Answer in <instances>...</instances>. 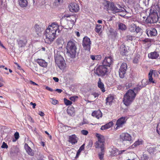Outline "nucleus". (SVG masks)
I'll return each mask as SVG.
<instances>
[{"label": "nucleus", "instance_id": "obj_31", "mask_svg": "<svg viewBox=\"0 0 160 160\" xmlns=\"http://www.w3.org/2000/svg\"><path fill=\"white\" fill-rule=\"evenodd\" d=\"M35 31L36 33L38 35L39 34L41 33V28L37 24H36L34 26Z\"/></svg>", "mask_w": 160, "mask_h": 160}, {"label": "nucleus", "instance_id": "obj_20", "mask_svg": "<svg viewBox=\"0 0 160 160\" xmlns=\"http://www.w3.org/2000/svg\"><path fill=\"white\" fill-rule=\"evenodd\" d=\"M92 116L98 119L102 117V113L100 110H98L93 112L92 113Z\"/></svg>", "mask_w": 160, "mask_h": 160}, {"label": "nucleus", "instance_id": "obj_49", "mask_svg": "<svg viewBox=\"0 0 160 160\" xmlns=\"http://www.w3.org/2000/svg\"><path fill=\"white\" fill-rule=\"evenodd\" d=\"M81 133L84 135H87L88 132V131L86 130H82L81 131Z\"/></svg>", "mask_w": 160, "mask_h": 160}, {"label": "nucleus", "instance_id": "obj_57", "mask_svg": "<svg viewBox=\"0 0 160 160\" xmlns=\"http://www.w3.org/2000/svg\"><path fill=\"white\" fill-rule=\"evenodd\" d=\"M38 114L41 116H43L45 115L44 113L42 111H39V112Z\"/></svg>", "mask_w": 160, "mask_h": 160}, {"label": "nucleus", "instance_id": "obj_42", "mask_svg": "<svg viewBox=\"0 0 160 160\" xmlns=\"http://www.w3.org/2000/svg\"><path fill=\"white\" fill-rule=\"evenodd\" d=\"M142 42H144V43H146L148 42H151V40L150 38H147L142 40Z\"/></svg>", "mask_w": 160, "mask_h": 160}, {"label": "nucleus", "instance_id": "obj_48", "mask_svg": "<svg viewBox=\"0 0 160 160\" xmlns=\"http://www.w3.org/2000/svg\"><path fill=\"white\" fill-rule=\"evenodd\" d=\"M52 100V103L54 105H56L58 103V102L57 100L55 99H53L52 98L51 99Z\"/></svg>", "mask_w": 160, "mask_h": 160}, {"label": "nucleus", "instance_id": "obj_33", "mask_svg": "<svg viewBox=\"0 0 160 160\" xmlns=\"http://www.w3.org/2000/svg\"><path fill=\"white\" fill-rule=\"evenodd\" d=\"M142 144V141H136L134 143L132 144V148H133L135 147H136L137 146H138L140 144Z\"/></svg>", "mask_w": 160, "mask_h": 160}, {"label": "nucleus", "instance_id": "obj_28", "mask_svg": "<svg viewBox=\"0 0 160 160\" xmlns=\"http://www.w3.org/2000/svg\"><path fill=\"white\" fill-rule=\"evenodd\" d=\"M19 4L20 7H26L28 5L27 0H18Z\"/></svg>", "mask_w": 160, "mask_h": 160}, {"label": "nucleus", "instance_id": "obj_13", "mask_svg": "<svg viewBox=\"0 0 160 160\" xmlns=\"http://www.w3.org/2000/svg\"><path fill=\"white\" fill-rule=\"evenodd\" d=\"M113 62V59L111 56L106 57L103 60L102 64L105 66L110 67Z\"/></svg>", "mask_w": 160, "mask_h": 160}, {"label": "nucleus", "instance_id": "obj_1", "mask_svg": "<svg viewBox=\"0 0 160 160\" xmlns=\"http://www.w3.org/2000/svg\"><path fill=\"white\" fill-rule=\"evenodd\" d=\"M58 31L59 33L60 30L59 28V26L57 24L52 23L48 26L46 30V38L45 42L46 43L50 44L56 37V32Z\"/></svg>", "mask_w": 160, "mask_h": 160}, {"label": "nucleus", "instance_id": "obj_61", "mask_svg": "<svg viewBox=\"0 0 160 160\" xmlns=\"http://www.w3.org/2000/svg\"><path fill=\"white\" fill-rule=\"evenodd\" d=\"M55 91H57L58 93H60L62 92V90L61 89H57L55 90Z\"/></svg>", "mask_w": 160, "mask_h": 160}, {"label": "nucleus", "instance_id": "obj_27", "mask_svg": "<svg viewBox=\"0 0 160 160\" xmlns=\"http://www.w3.org/2000/svg\"><path fill=\"white\" fill-rule=\"evenodd\" d=\"M121 53L124 56L126 55V53L128 52V51L127 47L124 45H122L121 47Z\"/></svg>", "mask_w": 160, "mask_h": 160}, {"label": "nucleus", "instance_id": "obj_38", "mask_svg": "<svg viewBox=\"0 0 160 160\" xmlns=\"http://www.w3.org/2000/svg\"><path fill=\"white\" fill-rule=\"evenodd\" d=\"M97 137L98 138V140H104L105 138L104 137L99 134L97 133L96 135Z\"/></svg>", "mask_w": 160, "mask_h": 160}, {"label": "nucleus", "instance_id": "obj_40", "mask_svg": "<svg viewBox=\"0 0 160 160\" xmlns=\"http://www.w3.org/2000/svg\"><path fill=\"white\" fill-rule=\"evenodd\" d=\"M77 137L75 134H73L69 137V140H77Z\"/></svg>", "mask_w": 160, "mask_h": 160}, {"label": "nucleus", "instance_id": "obj_63", "mask_svg": "<svg viewBox=\"0 0 160 160\" xmlns=\"http://www.w3.org/2000/svg\"><path fill=\"white\" fill-rule=\"evenodd\" d=\"M92 95L95 98H96L98 96V93L96 92H94L92 94Z\"/></svg>", "mask_w": 160, "mask_h": 160}, {"label": "nucleus", "instance_id": "obj_47", "mask_svg": "<svg viewBox=\"0 0 160 160\" xmlns=\"http://www.w3.org/2000/svg\"><path fill=\"white\" fill-rule=\"evenodd\" d=\"M1 148H8V146L6 143L4 142H3L2 143V146H1Z\"/></svg>", "mask_w": 160, "mask_h": 160}, {"label": "nucleus", "instance_id": "obj_23", "mask_svg": "<svg viewBox=\"0 0 160 160\" xmlns=\"http://www.w3.org/2000/svg\"><path fill=\"white\" fill-rule=\"evenodd\" d=\"M114 99V97L111 94L109 95L106 99V104L109 105H111Z\"/></svg>", "mask_w": 160, "mask_h": 160}, {"label": "nucleus", "instance_id": "obj_9", "mask_svg": "<svg viewBox=\"0 0 160 160\" xmlns=\"http://www.w3.org/2000/svg\"><path fill=\"white\" fill-rule=\"evenodd\" d=\"M127 68V64L125 62H123L119 69V74L120 78H123L124 77Z\"/></svg>", "mask_w": 160, "mask_h": 160}, {"label": "nucleus", "instance_id": "obj_46", "mask_svg": "<svg viewBox=\"0 0 160 160\" xmlns=\"http://www.w3.org/2000/svg\"><path fill=\"white\" fill-rule=\"evenodd\" d=\"M89 122L86 120H83V122L79 124L80 126H82L85 124H88Z\"/></svg>", "mask_w": 160, "mask_h": 160}, {"label": "nucleus", "instance_id": "obj_60", "mask_svg": "<svg viewBox=\"0 0 160 160\" xmlns=\"http://www.w3.org/2000/svg\"><path fill=\"white\" fill-rule=\"evenodd\" d=\"M45 132L48 135L50 139H52V136L51 135H50L49 133L47 131H45Z\"/></svg>", "mask_w": 160, "mask_h": 160}, {"label": "nucleus", "instance_id": "obj_34", "mask_svg": "<svg viewBox=\"0 0 160 160\" xmlns=\"http://www.w3.org/2000/svg\"><path fill=\"white\" fill-rule=\"evenodd\" d=\"M119 28L122 30H125L127 28L126 26L123 24L120 23L118 25Z\"/></svg>", "mask_w": 160, "mask_h": 160}, {"label": "nucleus", "instance_id": "obj_50", "mask_svg": "<svg viewBox=\"0 0 160 160\" xmlns=\"http://www.w3.org/2000/svg\"><path fill=\"white\" fill-rule=\"evenodd\" d=\"M96 57V60H99L101 59L102 56L101 55H98L95 56Z\"/></svg>", "mask_w": 160, "mask_h": 160}, {"label": "nucleus", "instance_id": "obj_41", "mask_svg": "<svg viewBox=\"0 0 160 160\" xmlns=\"http://www.w3.org/2000/svg\"><path fill=\"white\" fill-rule=\"evenodd\" d=\"M142 88V87L141 86H137V87L134 88L132 90H133L134 91H135V92H138Z\"/></svg>", "mask_w": 160, "mask_h": 160}, {"label": "nucleus", "instance_id": "obj_45", "mask_svg": "<svg viewBox=\"0 0 160 160\" xmlns=\"http://www.w3.org/2000/svg\"><path fill=\"white\" fill-rule=\"evenodd\" d=\"M14 137L16 140L18 139L19 137V133L16 132L14 134Z\"/></svg>", "mask_w": 160, "mask_h": 160}, {"label": "nucleus", "instance_id": "obj_16", "mask_svg": "<svg viewBox=\"0 0 160 160\" xmlns=\"http://www.w3.org/2000/svg\"><path fill=\"white\" fill-rule=\"evenodd\" d=\"M18 44L19 45V48H22L26 46L27 43V39L26 37H24L23 38V39H20L17 40Z\"/></svg>", "mask_w": 160, "mask_h": 160}, {"label": "nucleus", "instance_id": "obj_56", "mask_svg": "<svg viewBox=\"0 0 160 160\" xmlns=\"http://www.w3.org/2000/svg\"><path fill=\"white\" fill-rule=\"evenodd\" d=\"M69 142L72 144H74L77 142V141H69Z\"/></svg>", "mask_w": 160, "mask_h": 160}, {"label": "nucleus", "instance_id": "obj_59", "mask_svg": "<svg viewBox=\"0 0 160 160\" xmlns=\"http://www.w3.org/2000/svg\"><path fill=\"white\" fill-rule=\"evenodd\" d=\"M90 58L92 60H96V57L94 55H91L90 56Z\"/></svg>", "mask_w": 160, "mask_h": 160}, {"label": "nucleus", "instance_id": "obj_3", "mask_svg": "<svg viewBox=\"0 0 160 160\" xmlns=\"http://www.w3.org/2000/svg\"><path fill=\"white\" fill-rule=\"evenodd\" d=\"M67 54L69 57L73 58L76 55L77 47L74 41L70 40L67 43L66 48Z\"/></svg>", "mask_w": 160, "mask_h": 160}, {"label": "nucleus", "instance_id": "obj_54", "mask_svg": "<svg viewBox=\"0 0 160 160\" xmlns=\"http://www.w3.org/2000/svg\"><path fill=\"white\" fill-rule=\"evenodd\" d=\"M125 151H126V150H120V151L118 150V154H121L123 152H125Z\"/></svg>", "mask_w": 160, "mask_h": 160}, {"label": "nucleus", "instance_id": "obj_58", "mask_svg": "<svg viewBox=\"0 0 160 160\" xmlns=\"http://www.w3.org/2000/svg\"><path fill=\"white\" fill-rule=\"evenodd\" d=\"M53 79L56 82H58L59 81V79L58 78L54 77L53 78Z\"/></svg>", "mask_w": 160, "mask_h": 160}, {"label": "nucleus", "instance_id": "obj_64", "mask_svg": "<svg viewBox=\"0 0 160 160\" xmlns=\"http://www.w3.org/2000/svg\"><path fill=\"white\" fill-rule=\"evenodd\" d=\"M3 80L2 79L0 81V87H1L3 86V84L2 83Z\"/></svg>", "mask_w": 160, "mask_h": 160}, {"label": "nucleus", "instance_id": "obj_17", "mask_svg": "<svg viewBox=\"0 0 160 160\" xmlns=\"http://www.w3.org/2000/svg\"><path fill=\"white\" fill-rule=\"evenodd\" d=\"M36 62L41 67L43 68H46L47 67V62L43 59H37L36 60Z\"/></svg>", "mask_w": 160, "mask_h": 160}, {"label": "nucleus", "instance_id": "obj_4", "mask_svg": "<svg viewBox=\"0 0 160 160\" xmlns=\"http://www.w3.org/2000/svg\"><path fill=\"white\" fill-rule=\"evenodd\" d=\"M136 96V93L133 90H128L124 96L123 102L127 106L130 105L134 101Z\"/></svg>", "mask_w": 160, "mask_h": 160}, {"label": "nucleus", "instance_id": "obj_44", "mask_svg": "<svg viewBox=\"0 0 160 160\" xmlns=\"http://www.w3.org/2000/svg\"><path fill=\"white\" fill-rule=\"evenodd\" d=\"M157 132L160 135V123L158 124L157 127Z\"/></svg>", "mask_w": 160, "mask_h": 160}, {"label": "nucleus", "instance_id": "obj_32", "mask_svg": "<svg viewBox=\"0 0 160 160\" xmlns=\"http://www.w3.org/2000/svg\"><path fill=\"white\" fill-rule=\"evenodd\" d=\"M68 114L70 115H72L75 113L74 108L73 107L68 108L67 110Z\"/></svg>", "mask_w": 160, "mask_h": 160}, {"label": "nucleus", "instance_id": "obj_62", "mask_svg": "<svg viewBox=\"0 0 160 160\" xmlns=\"http://www.w3.org/2000/svg\"><path fill=\"white\" fill-rule=\"evenodd\" d=\"M30 82L31 84H33L34 85H38V84H37L35 82L32 81H30Z\"/></svg>", "mask_w": 160, "mask_h": 160}, {"label": "nucleus", "instance_id": "obj_8", "mask_svg": "<svg viewBox=\"0 0 160 160\" xmlns=\"http://www.w3.org/2000/svg\"><path fill=\"white\" fill-rule=\"evenodd\" d=\"M91 41L89 38L87 36L84 37L82 42V45L85 50L89 51L91 49Z\"/></svg>", "mask_w": 160, "mask_h": 160}, {"label": "nucleus", "instance_id": "obj_36", "mask_svg": "<svg viewBox=\"0 0 160 160\" xmlns=\"http://www.w3.org/2000/svg\"><path fill=\"white\" fill-rule=\"evenodd\" d=\"M64 101L65 104L67 106L71 105L72 103V102L71 101L65 98H64Z\"/></svg>", "mask_w": 160, "mask_h": 160}, {"label": "nucleus", "instance_id": "obj_14", "mask_svg": "<svg viewBox=\"0 0 160 160\" xmlns=\"http://www.w3.org/2000/svg\"><path fill=\"white\" fill-rule=\"evenodd\" d=\"M129 30L131 32H135L138 33L140 32L141 28L138 26H137L135 24L132 23L130 26Z\"/></svg>", "mask_w": 160, "mask_h": 160}, {"label": "nucleus", "instance_id": "obj_30", "mask_svg": "<svg viewBox=\"0 0 160 160\" xmlns=\"http://www.w3.org/2000/svg\"><path fill=\"white\" fill-rule=\"evenodd\" d=\"M141 56L139 54L136 55L135 56L132 62L134 64H137L139 62V59L140 58Z\"/></svg>", "mask_w": 160, "mask_h": 160}, {"label": "nucleus", "instance_id": "obj_5", "mask_svg": "<svg viewBox=\"0 0 160 160\" xmlns=\"http://www.w3.org/2000/svg\"><path fill=\"white\" fill-rule=\"evenodd\" d=\"M111 0H104L102 3L105 9H106L108 11H112L113 13L118 12H121L123 11L122 8L119 5H118L119 7V8H118L116 6H115L113 3H110L109 1Z\"/></svg>", "mask_w": 160, "mask_h": 160}, {"label": "nucleus", "instance_id": "obj_10", "mask_svg": "<svg viewBox=\"0 0 160 160\" xmlns=\"http://www.w3.org/2000/svg\"><path fill=\"white\" fill-rule=\"evenodd\" d=\"M63 18H65L66 20L70 23L73 25L76 20V16L75 15H69L68 14H64L62 17Z\"/></svg>", "mask_w": 160, "mask_h": 160}, {"label": "nucleus", "instance_id": "obj_12", "mask_svg": "<svg viewBox=\"0 0 160 160\" xmlns=\"http://www.w3.org/2000/svg\"><path fill=\"white\" fill-rule=\"evenodd\" d=\"M125 118L122 117L119 118L117 121L116 123V127L115 128V130L122 128L126 122Z\"/></svg>", "mask_w": 160, "mask_h": 160}, {"label": "nucleus", "instance_id": "obj_53", "mask_svg": "<svg viewBox=\"0 0 160 160\" xmlns=\"http://www.w3.org/2000/svg\"><path fill=\"white\" fill-rule=\"evenodd\" d=\"M46 89L50 91H51V92H53V90L52 89L49 88V87H48V86H46Z\"/></svg>", "mask_w": 160, "mask_h": 160}, {"label": "nucleus", "instance_id": "obj_22", "mask_svg": "<svg viewBox=\"0 0 160 160\" xmlns=\"http://www.w3.org/2000/svg\"><path fill=\"white\" fill-rule=\"evenodd\" d=\"M118 152V149L113 147H111L109 150L110 155L113 157L116 155Z\"/></svg>", "mask_w": 160, "mask_h": 160}, {"label": "nucleus", "instance_id": "obj_15", "mask_svg": "<svg viewBox=\"0 0 160 160\" xmlns=\"http://www.w3.org/2000/svg\"><path fill=\"white\" fill-rule=\"evenodd\" d=\"M146 32L148 37L155 36L157 35V31L156 29L154 28L147 29L146 30Z\"/></svg>", "mask_w": 160, "mask_h": 160}, {"label": "nucleus", "instance_id": "obj_24", "mask_svg": "<svg viewBox=\"0 0 160 160\" xmlns=\"http://www.w3.org/2000/svg\"><path fill=\"white\" fill-rule=\"evenodd\" d=\"M24 148L26 152L29 155L31 156H33L34 154V152L27 144L26 143L25 144Z\"/></svg>", "mask_w": 160, "mask_h": 160}, {"label": "nucleus", "instance_id": "obj_21", "mask_svg": "<svg viewBox=\"0 0 160 160\" xmlns=\"http://www.w3.org/2000/svg\"><path fill=\"white\" fill-rule=\"evenodd\" d=\"M159 56L158 53L157 52H151L148 54V57L152 59H157Z\"/></svg>", "mask_w": 160, "mask_h": 160}, {"label": "nucleus", "instance_id": "obj_29", "mask_svg": "<svg viewBox=\"0 0 160 160\" xmlns=\"http://www.w3.org/2000/svg\"><path fill=\"white\" fill-rule=\"evenodd\" d=\"M153 70H151L148 74V80L150 82H152L153 83H155L154 81L153 80L152 75L153 72L154 71Z\"/></svg>", "mask_w": 160, "mask_h": 160}, {"label": "nucleus", "instance_id": "obj_2", "mask_svg": "<svg viewBox=\"0 0 160 160\" xmlns=\"http://www.w3.org/2000/svg\"><path fill=\"white\" fill-rule=\"evenodd\" d=\"M160 12V8L157 5H152L150 10L149 15L146 20L147 23H156L158 20V13Z\"/></svg>", "mask_w": 160, "mask_h": 160}, {"label": "nucleus", "instance_id": "obj_18", "mask_svg": "<svg viewBox=\"0 0 160 160\" xmlns=\"http://www.w3.org/2000/svg\"><path fill=\"white\" fill-rule=\"evenodd\" d=\"M104 141H97L95 143V147L97 148H100L101 151L104 149Z\"/></svg>", "mask_w": 160, "mask_h": 160}, {"label": "nucleus", "instance_id": "obj_37", "mask_svg": "<svg viewBox=\"0 0 160 160\" xmlns=\"http://www.w3.org/2000/svg\"><path fill=\"white\" fill-rule=\"evenodd\" d=\"M101 152H100L98 154V156L99 158L101 160H103V156L104 155V150H102V151H101Z\"/></svg>", "mask_w": 160, "mask_h": 160}, {"label": "nucleus", "instance_id": "obj_6", "mask_svg": "<svg viewBox=\"0 0 160 160\" xmlns=\"http://www.w3.org/2000/svg\"><path fill=\"white\" fill-rule=\"evenodd\" d=\"M55 61L57 66L61 69H64L66 67V63L63 58L61 56L55 58Z\"/></svg>", "mask_w": 160, "mask_h": 160}, {"label": "nucleus", "instance_id": "obj_11", "mask_svg": "<svg viewBox=\"0 0 160 160\" xmlns=\"http://www.w3.org/2000/svg\"><path fill=\"white\" fill-rule=\"evenodd\" d=\"M69 11L72 12H77L79 9L78 4L76 3H71L68 6Z\"/></svg>", "mask_w": 160, "mask_h": 160}, {"label": "nucleus", "instance_id": "obj_26", "mask_svg": "<svg viewBox=\"0 0 160 160\" xmlns=\"http://www.w3.org/2000/svg\"><path fill=\"white\" fill-rule=\"evenodd\" d=\"M112 122H110L102 126L101 128V129L102 130H105L110 128L113 125Z\"/></svg>", "mask_w": 160, "mask_h": 160}, {"label": "nucleus", "instance_id": "obj_52", "mask_svg": "<svg viewBox=\"0 0 160 160\" xmlns=\"http://www.w3.org/2000/svg\"><path fill=\"white\" fill-rule=\"evenodd\" d=\"M78 97L77 96H72L70 98V100L72 101H75V99L76 98H77Z\"/></svg>", "mask_w": 160, "mask_h": 160}, {"label": "nucleus", "instance_id": "obj_19", "mask_svg": "<svg viewBox=\"0 0 160 160\" xmlns=\"http://www.w3.org/2000/svg\"><path fill=\"white\" fill-rule=\"evenodd\" d=\"M131 135L128 133H122L120 135V139L122 140H131Z\"/></svg>", "mask_w": 160, "mask_h": 160}, {"label": "nucleus", "instance_id": "obj_51", "mask_svg": "<svg viewBox=\"0 0 160 160\" xmlns=\"http://www.w3.org/2000/svg\"><path fill=\"white\" fill-rule=\"evenodd\" d=\"M84 145L85 144H84L82 146H81L80 148L79 149H78V150L81 152L83 150L84 148Z\"/></svg>", "mask_w": 160, "mask_h": 160}, {"label": "nucleus", "instance_id": "obj_35", "mask_svg": "<svg viewBox=\"0 0 160 160\" xmlns=\"http://www.w3.org/2000/svg\"><path fill=\"white\" fill-rule=\"evenodd\" d=\"M102 26L100 25L97 24L95 28V31L97 33H99L101 30Z\"/></svg>", "mask_w": 160, "mask_h": 160}, {"label": "nucleus", "instance_id": "obj_7", "mask_svg": "<svg viewBox=\"0 0 160 160\" xmlns=\"http://www.w3.org/2000/svg\"><path fill=\"white\" fill-rule=\"evenodd\" d=\"M108 72V68L104 65H100L96 69L95 73L98 76H103Z\"/></svg>", "mask_w": 160, "mask_h": 160}, {"label": "nucleus", "instance_id": "obj_25", "mask_svg": "<svg viewBox=\"0 0 160 160\" xmlns=\"http://www.w3.org/2000/svg\"><path fill=\"white\" fill-rule=\"evenodd\" d=\"M98 86L102 92H104L105 91V88L104 87V84L101 82V79L99 78L98 83Z\"/></svg>", "mask_w": 160, "mask_h": 160}, {"label": "nucleus", "instance_id": "obj_55", "mask_svg": "<svg viewBox=\"0 0 160 160\" xmlns=\"http://www.w3.org/2000/svg\"><path fill=\"white\" fill-rule=\"evenodd\" d=\"M81 151H79V150H78V152H77V154L75 157V158H78L80 154Z\"/></svg>", "mask_w": 160, "mask_h": 160}, {"label": "nucleus", "instance_id": "obj_39", "mask_svg": "<svg viewBox=\"0 0 160 160\" xmlns=\"http://www.w3.org/2000/svg\"><path fill=\"white\" fill-rule=\"evenodd\" d=\"M149 159V157L146 154H143L141 157V160H148Z\"/></svg>", "mask_w": 160, "mask_h": 160}, {"label": "nucleus", "instance_id": "obj_43", "mask_svg": "<svg viewBox=\"0 0 160 160\" xmlns=\"http://www.w3.org/2000/svg\"><path fill=\"white\" fill-rule=\"evenodd\" d=\"M133 37L131 35H127L126 36V39L127 41H132L133 40Z\"/></svg>", "mask_w": 160, "mask_h": 160}]
</instances>
